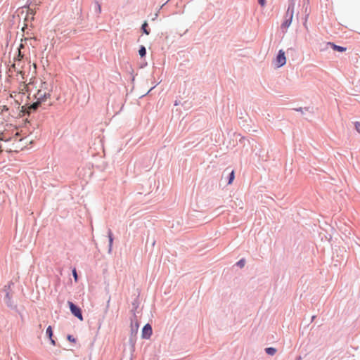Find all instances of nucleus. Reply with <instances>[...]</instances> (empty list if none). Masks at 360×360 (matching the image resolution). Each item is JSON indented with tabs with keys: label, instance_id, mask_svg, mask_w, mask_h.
<instances>
[{
	"label": "nucleus",
	"instance_id": "obj_1",
	"mask_svg": "<svg viewBox=\"0 0 360 360\" xmlns=\"http://www.w3.org/2000/svg\"><path fill=\"white\" fill-rule=\"evenodd\" d=\"M51 86L50 84L46 82H41L37 92L35 94V98L37 101L33 103L30 107L29 109L35 110L40 105L41 102L46 101L48 98L51 97Z\"/></svg>",
	"mask_w": 360,
	"mask_h": 360
},
{
	"label": "nucleus",
	"instance_id": "obj_2",
	"mask_svg": "<svg viewBox=\"0 0 360 360\" xmlns=\"http://www.w3.org/2000/svg\"><path fill=\"white\" fill-rule=\"evenodd\" d=\"M31 41L32 39L28 38L21 40L16 60L20 62L22 58H27V55L30 52V46H32Z\"/></svg>",
	"mask_w": 360,
	"mask_h": 360
},
{
	"label": "nucleus",
	"instance_id": "obj_3",
	"mask_svg": "<svg viewBox=\"0 0 360 360\" xmlns=\"http://www.w3.org/2000/svg\"><path fill=\"white\" fill-rule=\"evenodd\" d=\"M293 17V7H289L286 12V19L282 24V27L288 28L290 27L292 22Z\"/></svg>",
	"mask_w": 360,
	"mask_h": 360
},
{
	"label": "nucleus",
	"instance_id": "obj_4",
	"mask_svg": "<svg viewBox=\"0 0 360 360\" xmlns=\"http://www.w3.org/2000/svg\"><path fill=\"white\" fill-rule=\"evenodd\" d=\"M68 304L72 314L77 317L80 321H82L83 316L80 308L75 305L72 302H68Z\"/></svg>",
	"mask_w": 360,
	"mask_h": 360
},
{
	"label": "nucleus",
	"instance_id": "obj_5",
	"mask_svg": "<svg viewBox=\"0 0 360 360\" xmlns=\"http://www.w3.org/2000/svg\"><path fill=\"white\" fill-rule=\"evenodd\" d=\"M276 65L278 68L283 66L286 63V58L285 52L283 50L278 51V56L276 59Z\"/></svg>",
	"mask_w": 360,
	"mask_h": 360
},
{
	"label": "nucleus",
	"instance_id": "obj_6",
	"mask_svg": "<svg viewBox=\"0 0 360 360\" xmlns=\"http://www.w3.org/2000/svg\"><path fill=\"white\" fill-rule=\"evenodd\" d=\"M152 335V327L150 324H146L144 326L142 330V338L145 339H148Z\"/></svg>",
	"mask_w": 360,
	"mask_h": 360
},
{
	"label": "nucleus",
	"instance_id": "obj_7",
	"mask_svg": "<svg viewBox=\"0 0 360 360\" xmlns=\"http://www.w3.org/2000/svg\"><path fill=\"white\" fill-rule=\"evenodd\" d=\"M21 65L20 62L18 60H15V63L12 65L11 68H13L15 71H17L18 73L20 74L22 76V78L24 79L23 75L24 72L20 70Z\"/></svg>",
	"mask_w": 360,
	"mask_h": 360
},
{
	"label": "nucleus",
	"instance_id": "obj_8",
	"mask_svg": "<svg viewBox=\"0 0 360 360\" xmlns=\"http://www.w3.org/2000/svg\"><path fill=\"white\" fill-rule=\"evenodd\" d=\"M328 44L334 50V51H339V52H344V51H346L347 50V48L345 47H343V46H338L336 44H335L334 43H332V42H328Z\"/></svg>",
	"mask_w": 360,
	"mask_h": 360
},
{
	"label": "nucleus",
	"instance_id": "obj_9",
	"mask_svg": "<svg viewBox=\"0 0 360 360\" xmlns=\"http://www.w3.org/2000/svg\"><path fill=\"white\" fill-rule=\"evenodd\" d=\"M46 333L47 336L49 337V338L50 339L51 343L53 345H56V342H55V340L52 338V336H53V330H52L51 326H49L46 328Z\"/></svg>",
	"mask_w": 360,
	"mask_h": 360
},
{
	"label": "nucleus",
	"instance_id": "obj_10",
	"mask_svg": "<svg viewBox=\"0 0 360 360\" xmlns=\"http://www.w3.org/2000/svg\"><path fill=\"white\" fill-rule=\"evenodd\" d=\"M27 91V85L25 84V82L23 81L20 83L19 86V92L22 94H25V91Z\"/></svg>",
	"mask_w": 360,
	"mask_h": 360
},
{
	"label": "nucleus",
	"instance_id": "obj_11",
	"mask_svg": "<svg viewBox=\"0 0 360 360\" xmlns=\"http://www.w3.org/2000/svg\"><path fill=\"white\" fill-rule=\"evenodd\" d=\"M265 350L266 352L269 355H274L276 352V349L274 347H268Z\"/></svg>",
	"mask_w": 360,
	"mask_h": 360
},
{
	"label": "nucleus",
	"instance_id": "obj_12",
	"mask_svg": "<svg viewBox=\"0 0 360 360\" xmlns=\"http://www.w3.org/2000/svg\"><path fill=\"white\" fill-rule=\"evenodd\" d=\"M139 53L141 57H144L146 54V48L143 46H141L140 49L139 50Z\"/></svg>",
	"mask_w": 360,
	"mask_h": 360
},
{
	"label": "nucleus",
	"instance_id": "obj_13",
	"mask_svg": "<svg viewBox=\"0 0 360 360\" xmlns=\"http://www.w3.org/2000/svg\"><path fill=\"white\" fill-rule=\"evenodd\" d=\"M108 238H109V246H110V249H111V247L112 245V242H113L112 233L111 231H109Z\"/></svg>",
	"mask_w": 360,
	"mask_h": 360
},
{
	"label": "nucleus",
	"instance_id": "obj_14",
	"mask_svg": "<svg viewBox=\"0 0 360 360\" xmlns=\"http://www.w3.org/2000/svg\"><path fill=\"white\" fill-rule=\"evenodd\" d=\"M234 178H235V174H234V171H231V172L230 173V176H229V182H228V184H231L232 182L234 180Z\"/></svg>",
	"mask_w": 360,
	"mask_h": 360
},
{
	"label": "nucleus",
	"instance_id": "obj_15",
	"mask_svg": "<svg viewBox=\"0 0 360 360\" xmlns=\"http://www.w3.org/2000/svg\"><path fill=\"white\" fill-rule=\"evenodd\" d=\"M147 26H148V23H147L146 22H145L142 25V27H141V28H142V30H143V32H144L146 34L148 35L150 32H149V31H148V30H147V28H146V27H147Z\"/></svg>",
	"mask_w": 360,
	"mask_h": 360
},
{
	"label": "nucleus",
	"instance_id": "obj_16",
	"mask_svg": "<svg viewBox=\"0 0 360 360\" xmlns=\"http://www.w3.org/2000/svg\"><path fill=\"white\" fill-rule=\"evenodd\" d=\"M245 260L244 259H240L238 262L237 265L239 266L240 268H243L245 266Z\"/></svg>",
	"mask_w": 360,
	"mask_h": 360
},
{
	"label": "nucleus",
	"instance_id": "obj_17",
	"mask_svg": "<svg viewBox=\"0 0 360 360\" xmlns=\"http://www.w3.org/2000/svg\"><path fill=\"white\" fill-rule=\"evenodd\" d=\"M354 125L356 130L360 134V122H356Z\"/></svg>",
	"mask_w": 360,
	"mask_h": 360
},
{
	"label": "nucleus",
	"instance_id": "obj_18",
	"mask_svg": "<svg viewBox=\"0 0 360 360\" xmlns=\"http://www.w3.org/2000/svg\"><path fill=\"white\" fill-rule=\"evenodd\" d=\"M72 275H73V276H74L75 281L77 282L78 278H77V271H76V269H74L72 270Z\"/></svg>",
	"mask_w": 360,
	"mask_h": 360
},
{
	"label": "nucleus",
	"instance_id": "obj_19",
	"mask_svg": "<svg viewBox=\"0 0 360 360\" xmlns=\"http://www.w3.org/2000/svg\"><path fill=\"white\" fill-rule=\"evenodd\" d=\"M68 340L72 342H75V339L70 335H68Z\"/></svg>",
	"mask_w": 360,
	"mask_h": 360
},
{
	"label": "nucleus",
	"instance_id": "obj_20",
	"mask_svg": "<svg viewBox=\"0 0 360 360\" xmlns=\"http://www.w3.org/2000/svg\"><path fill=\"white\" fill-rule=\"evenodd\" d=\"M96 7H97L98 13H101V4L98 2L96 3Z\"/></svg>",
	"mask_w": 360,
	"mask_h": 360
},
{
	"label": "nucleus",
	"instance_id": "obj_21",
	"mask_svg": "<svg viewBox=\"0 0 360 360\" xmlns=\"http://www.w3.org/2000/svg\"><path fill=\"white\" fill-rule=\"evenodd\" d=\"M259 1V4L262 6H264L265 5V0H258Z\"/></svg>",
	"mask_w": 360,
	"mask_h": 360
},
{
	"label": "nucleus",
	"instance_id": "obj_22",
	"mask_svg": "<svg viewBox=\"0 0 360 360\" xmlns=\"http://www.w3.org/2000/svg\"><path fill=\"white\" fill-rule=\"evenodd\" d=\"M138 328H139V324H138V323H136L134 325V330L136 331H137Z\"/></svg>",
	"mask_w": 360,
	"mask_h": 360
}]
</instances>
